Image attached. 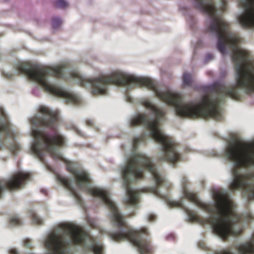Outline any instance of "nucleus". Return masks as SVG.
<instances>
[{"label":"nucleus","mask_w":254,"mask_h":254,"mask_svg":"<svg viewBox=\"0 0 254 254\" xmlns=\"http://www.w3.org/2000/svg\"><path fill=\"white\" fill-rule=\"evenodd\" d=\"M9 254H18L17 250L15 249H12L9 251Z\"/></svg>","instance_id":"obj_27"},{"label":"nucleus","mask_w":254,"mask_h":254,"mask_svg":"<svg viewBox=\"0 0 254 254\" xmlns=\"http://www.w3.org/2000/svg\"><path fill=\"white\" fill-rule=\"evenodd\" d=\"M3 76L5 78L8 79H11L13 78V74L11 73H4Z\"/></svg>","instance_id":"obj_24"},{"label":"nucleus","mask_w":254,"mask_h":254,"mask_svg":"<svg viewBox=\"0 0 254 254\" xmlns=\"http://www.w3.org/2000/svg\"><path fill=\"white\" fill-rule=\"evenodd\" d=\"M55 5L56 7L59 8H65L68 6L67 2L64 0H57L55 1Z\"/></svg>","instance_id":"obj_18"},{"label":"nucleus","mask_w":254,"mask_h":254,"mask_svg":"<svg viewBox=\"0 0 254 254\" xmlns=\"http://www.w3.org/2000/svg\"><path fill=\"white\" fill-rule=\"evenodd\" d=\"M87 222L88 224L93 228H96L98 227V224L97 223V221L92 218H88L87 219Z\"/></svg>","instance_id":"obj_20"},{"label":"nucleus","mask_w":254,"mask_h":254,"mask_svg":"<svg viewBox=\"0 0 254 254\" xmlns=\"http://www.w3.org/2000/svg\"><path fill=\"white\" fill-rule=\"evenodd\" d=\"M183 81L184 86H191L192 84L191 75L188 73H184L183 75Z\"/></svg>","instance_id":"obj_15"},{"label":"nucleus","mask_w":254,"mask_h":254,"mask_svg":"<svg viewBox=\"0 0 254 254\" xmlns=\"http://www.w3.org/2000/svg\"><path fill=\"white\" fill-rule=\"evenodd\" d=\"M52 22V26L54 29L58 28L62 23L61 19L58 17H54Z\"/></svg>","instance_id":"obj_19"},{"label":"nucleus","mask_w":254,"mask_h":254,"mask_svg":"<svg viewBox=\"0 0 254 254\" xmlns=\"http://www.w3.org/2000/svg\"><path fill=\"white\" fill-rule=\"evenodd\" d=\"M23 243H24V246L25 247H26L27 248H29V249H31L32 248L31 242L30 239H25Z\"/></svg>","instance_id":"obj_23"},{"label":"nucleus","mask_w":254,"mask_h":254,"mask_svg":"<svg viewBox=\"0 0 254 254\" xmlns=\"http://www.w3.org/2000/svg\"><path fill=\"white\" fill-rule=\"evenodd\" d=\"M63 232H52L45 240L44 245L48 250L46 254H68V248L78 245L94 254H103V246L82 228L70 224L61 225Z\"/></svg>","instance_id":"obj_6"},{"label":"nucleus","mask_w":254,"mask_h":254,"mask_svg":"<svg viewBox=\"0 0 254 254\" xmlns=\"http://www.w3.org/2000/svg\"><path fill=\"white\" fill-rule=\"evenodd\" d=\"M142 104L152 111L156 118L150 120L146 114H139L131 120L130 126H144L150 130V136L162 145L163 154L158 156L159 161H166L173 164L178 162L181 159V155L177 150L178 143L173 137L166 135L159 128L160 121L164 117L165 111L158 108L148 100L143 101Z\"/></svg>","instance_id":"obj_7"},{"label":"nucleus","mask_w":254,"mask_h":254,"mask_svg":"<svg viewBox=\"0 0 254 254\" xmlns=\"http://www.w3.org/2000/svg\"><path fill=\"white\" fill-rule=\"evenodd\" d=\"M9 221L10 224L15 226H19L22 224L21 220L16 215L11 216Z\"/></svg>","instance_id":"obj_17"},{"label":"nucleus","mask_w":254,"mask_h":254,"mask_svg":"<svg viewBox=\"0 0 254 254\" xmlns=\"http://www.w3.org/2000/svg\"><path fill=\"white\" fill-rule=\"evenodd\" d=\"M30 177V174L20 172L13 174L7 180H0V198L5 189L10 191L20 189Z\"/></svg>","instance_id":"obj_9"},{"label":"nucleus","mask_w":254,"mask_h":254,"mask_svg":"<svg viewBox=\"0 0 254 254\" xmlns=\"http://www.w3.org/2000/svg\"><path fill=\"white\" fill-rule=\"evenodd\" d=\"M144 139V136H141L138 138H135L133 140V145L134 146H136L137 145V144L141 141H143Z\"/></svg>","instance_id":"obj_22"},{"label":"nucleus","mask_w":254,"mask_h":254,"mask_svg":"<svg viewBox=\"0 0 254 254\" xmlns=\"http://www.w3.org/2000/svg\"><path fill=\"white\" fill-rule=\"evenodd\" d=\"M224 156L235 163L232 174V182L229 185L232 191L241 190L248 201L254 200V172L241 174V168L254 167V142L236 138L228 143L224 150Z\"/></svg>","instance_id":"obj_4"},{"label":"nucleus","mask_w":254,"mask_h":254,"mask_svg":"<svg viewBox=\"0 0 254 254\" xmlns=\"http://www.w3.org/2000/svg\"><path fill=\"white\" fill-rule=\"evenodd\" d=\"M221 6V10L222 12H224L227 9V0H220Z\"/></svg>","instance_id":"obj_21"},{"label":"nucleus","mask_w":254,"mask_h":254,"mask_svg":"<svg viewBox=\"0 0 254 254\" xmlns=\"http://www.w3.org/2000/svg\"><path fill=\"white\" fill-rule=\"evenodd\" d=\"M57 179L66 189L71 192L73 196L79 203H81L82 199L80 195L72 187L71 181L68 178L61 175H58Z\"/></svg>","instance_id":"obj_12"},{"label":"nucleus","mask_w":254,"mask_h":254,"mask_svg":"<svg viewBox=\"0 0 254 254\" xmlns=\"http://www.w3.org/2000/svg\"><path fill=\"white\" fill-rule=\"evenodd\" d=\"M86 125L89 127H91L93 125V121L91 120H86Z\"/></svg>","instance_id":"obj_26"},{"label":"nucleus","mask_w":254,"mask_h":254,"mask_svg":"<svg viewBox=\"0 0 254 254\" xmlns=\"http://www.w3.org/2000/svg\"><path fill=\"white\" fill-rule=\"evenodd\" d=\"M3 132L7 137L13 138L14 135L10 129V125L5 123L0 124V133ZM3 140L0 137V149L3 146Z\"/></svg>","instance_id":"obj_13"},{"label":"nucleus","mask_w":254,"mask_h":254,"mask_svg":"<svg viewBox=\"0 0 254 254\" xmlns=\"http://www.w3.org/2000/svg\"><path fill=\"white\" fill-rule=\"evenodd\" d=\"M38 111L43 115L31 118V125L35 127L50 129L53 133L50 135L38 128L32 129V134L35 138L31 146L33 153L44 164H46L44 158L46 152L49 153L53 159L64 162L67 170L74 177L78 187L88 194L102 200L111 212V221L113 225L118 229L115 232H108L112 240L116 242L128 241L137 248L140 254H152L154 248L148 239L149 234L147 229L143 227L134 230L129 227L119 212L115 203L110 199L108 191L98 188L89 187L87 185L91 182L89 174L83 170L76 169L73 162L65 159L57 150V147H63L66 144L65 137L58 130V113L44 106H41Z\"/></svg>","instance_id":"obj_2"},{"label":"nucleus","mask_w":254,"mask_h":254,"mask_svg":"<svg viewBox=\"0 0 254 254\" xmlns=\"http://www.w3.org/2000/svg\"><path fill=\"white\" fill-rule=\"evenodd\" d=\"M196 7L210 18L211 21L207 27V31L215 33L217 37V47L224 55L227 53V46L232 51L231 58L234 64L237 74L236 84L227 86L224 84L215 82L210 86V90L217 94L215 98L209 95L204 96L197 103L190 102L183 104L181 95L170 90L159 91L155 82L147 77H139L121 72V86L134 85L144 86L154 91L160 100L174 107L176 115L181 118L196 119L213 118L219 121L221 115L219 110L221 102L225 97L238 100L240 95L238 88L244 89L247 94L254 92V63L250 53L238 47L241 38L236 33L229 30L230 25L222 16L218 15L214 3L206 0H194Z\"/></svg>","instance_id":"obj_1"},{"label":"nucleus","mask_w":254,"mask_h":254,"mask_svg":"<svg viewBox=\"0 0 254 254\" xmlns=\"http://www.w3.org/2000/svg\"><path fill=\"white\" fill-rule=\"evenodd\" d=\"M188 183L187 178L183 177L182 184L184 196L206 212L213 215L204 221L205 223L211 224L215 234L223 241L230 236H237L241 234V229L235 230L234 227L235 224L241 222V218L236 213L233 202L226 196L217 192L214 195L215 203L212 205L206 204L199 200L196 193L187 190Z\"/></svg>","instance_id":"obj_3"},{"label":"nucleus","mask_w":254,"mask_h":254,"mask_svg":"<svg viewBox=\"0 0 254 254\" xmlns=\"http://www.w3.org/2000/svg\"><path fill=\"white\" fill-rule=\"evenodd\" d=\"M169 204L171 206L178 207L183 209L187 214L190 220L193 221H201V217L197 215V214L194 211L190 210L188 207L185 206L181 200L179 201H169Z\"/></svg>","instance_id":"obj_11"},{"label":"nucleus","mask_w":254,"mask_h":254,"mask_svg":"<svg viewBox=\"0 0 254 254\" xmlns=\"http://www.w3.org/2000/svg\"><path fill=\"white\" fill-rule=\"evenodd\" d=\"M20 146L19 144L13 141L11 144H10L8 146V149L10 151L11 153L14 154L17 153L18 151L20 150Z\"/></svg>","instance_id":"obj_16"},{"label":"nucleus","mask_w":254,"mask_h":254,"mask_svg":"<svg viewBox=\"0 0 254 254\" xmlns=\"http://www.w3.org/2000/svg\"><path fill=\"white\" fill-rule=\"evenodd\" d=\"M29 214L34 224L41 225L43 224L42 220L32 210L29 211Z\"/></svg>","instance_id":"obj_14"},{"label":"nucleus","mask_w":254,"mask_h":254,"mask_svg":"<svg viewBox=\"0 0 254 254\" xmlns=\"http://www.w3.org/2000/svg\"><path fill=\"white\" fill-rule=\"evenodd\" d=\"M198 245L199 247H200V248H201L202 249H204L205 248V245L202 242H199L198 243Z\"/></svg>","instance_id":"obj_28"},{"label":"nucleus","mask_w":254,"mask_h":254,"mask_svg":"<svg viewBox=\"0 0 254 254\" xmlns=\"http://www.w3.org/2000/svg\"><path fill=\"white\" fill-rule=\"evenodd\" d=\"M8 0H4V1H8Z\"/></svg>","instance_id":"obj_29"},{"label":"nucleus","mask_w":254,"mask_h":254,"mask_svg":"<svg viewBox=\"0 0 254 254\" xmlns=\"http://www.w3.org/2000/svg\"><path fill=\"white\" fill-rule=\"evenodd\" d=\"M156 219V216L153 214H150L148 216V221L152 222Z\"/></svg>","instance_id":"obj_25"},{"label":"nucleus","mask_w":254,"mask_h":254,"mask_svg":"<svg viewBox=\"0 0 254 254\" xmlns=\"http://www.w3.org/2000/svg\"><path fill=\"white\" fill-rule=\"evenodd\" d=\"M144 170L149 171L155 180L156 186L151 190L156 195L163 197L159 191V187L166 186L167 189L171 187V185L167 184L165 178L157 172L156 167L150 158L143 154H133L122 170L123 185L127 194L125 200L126 204L134 207L137 205L139 201V193L137 190L131 188L130 184L135 179H142L144 178Z\"/></svg>","instance_id":"obj_5"},{"label":"nucleus","mask_w":254,"mask_h":254,"mask_svg":"<svg viewBox=\"0 0 254 254\" xmlns=\"http://www.w3.org/2000/svg\"><path fill=\"white\" fill-rule=\"evenodd\" d=\"M240 5L244 9L238 18L240 24L244 28L254 29V0H241Z\"/></svg>","instance_id":"obj_8"},{"label":"nucleus","mask_w":254,"mask_h":254,"mask_svg":"<svg viewBox=\"0 0 254 254\" xmlns=\"http://www.w3.org/2000/svg\"><path fill=\"white\" fill-rule=\"evenodd\" d=\"M234 248L239 252L240 254H254V233L250 240L239 245H235ZM218 254H234L231 248H227L219 252Z\"/></svg>","instance_id":"obj_10"}]
</instances>
